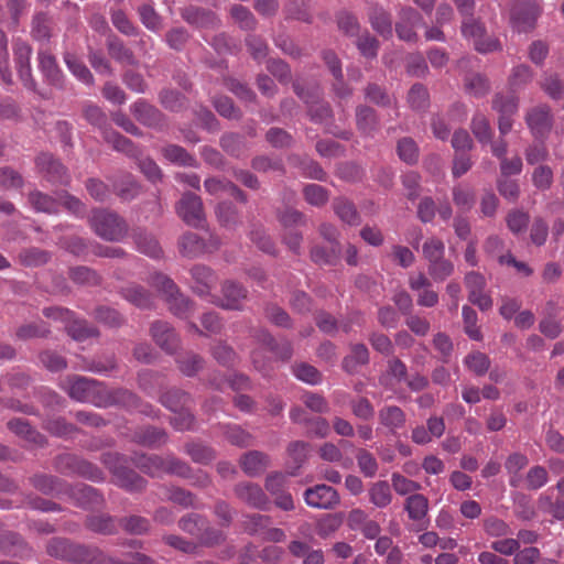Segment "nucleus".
<instances>
[{"label": "nucleus", "instance_id": "5fc2aeb1", "mask_svg": "<svg viewBox=\"0 0 564 564\" xmlns=\"http://www.w3.org/2000/svg\"><path fill=\"white\" fill-rule=\"evenodd\" d=\"M113 189L122 200L129 202L139 195L140 185L131 174H126L113 183Z\"/></svg>", "mask_w": 564, "mask_h": 564}, {"label": "nucleus", "instance_id": "412c9836", "mask_svg": "<svg viewBox=\"0 0 564 564\" xmlns=\"http://www.w3.org/2000/svg\"><path fill=\"white\" fill-rule=\"evenodd\" d=\"M0 551L11 556H32V549L19 533L12 531L0 533Z\"/></svg>", "mask_w": 564, "mask_h": 564}, {"label": "nucleus", "instance_id": "9d476101", "mask_svg": "<svg viewBox=\"0 0 564 564\" xmlns=\"http://www.w3.org/2000/svg\"><path fill=\"white\" fill-rule=\"evenodd\" d=\"M220 293V297L212 296L210 303L229 311L242 310L243 301L248 295L247 289L232 280H226L221 283Z\"/></svg>", "mask_w": 564, "mask_h": 564}, {"label": "nucleus", "instance_id": "e2e57ef3", "mask_svg": "<svg viewBox=\"0 0 564 564\" xmlns=\"http://www.w3.org/2000/svg\"><path fill=\"white\" fill-rule=\"evenodd\" d=\"M210 354L219 365L225 367L235 366L238 359L234 348L225 341H217L214 346H212Z\"/></svg>", "mask_w": 564, "mask_h": 564}, {"label": "nucleus", "instance_id": "49530a36", "mask_svg": "<svg viewBox=\"0 0 564 564\" xmlns=\"http://www.w3.org/2000/svg\"><path fill=\"white\" fill-rule=\"evenodd\" d=\"M310 444L303 441H294L288 445L286 453L292 464L293 470L290 471L291 476L296 475V470H299L303 464L307 459Z\"/></svg>", "mask_w": 564, "mask_h": 564}, {"label": "nucleus", "instance_id": "13d9d810", "mask_svg": "<svg viewBox=\"0 0 564 564\" xmlns=\"http://www.w3.org/2000/svg\"><path fill=\"white\" fill-rule=\"evenodd\" d=\"M185 453L192 458L194 463L206 465L215 459V451L202 443H187L184 447Z\"/></svg>", "mask_w": 564, "mask_h": 564}, {"label": "nucleus", "instance_id": "a211bd4d", "mask_svg": "<svg viewBox=\"0 0 564 564\" xmlns=\"http://www.w3.org/2000/svg\"><path fill=\"white\" fill-rule=\"evenodd\" d=\"M234 492L238 499L247 503L248 506L267 510L269 499L262 488L253 482H239L235 486Z\"/></svg>", "mask_w": 564, "mask_h": 564}, {"label": "nucleus", "instance_id": "f3484780", "mask_svg": "<svg viewBox=\"0 0 564 564\" xmlns=\"http://www.w3.org/2000/svg\"><path fill=\"white\" fill-rule=\"evenodd\" d=\"M37 61L39 69L43 74L46 83L56 88H63L65 76L59 68L55 56L47 51L40 50L37 53Z\"/></svg>", "mask_w": 564, "mask_h": 564}, {"label": "nucleus", "instance_id": "20e7f679", "mask_svg": "<svg viewBox=\"0 0 564 564\" xmlns=\"http://www.w3.org/2000/svg\"><path fill=\"white\" fill-rule=\"evenodd\" d=\"M55 466L65 475H77L91 481H102L104 473L93 463L76 455L64 454L56 458Z\"/></svg>", "mask_w": 564, "mask_h": 564}, {"label": "nucleus", "instance_id": "e433bc0d", "mask_svg": "<svg viewBox=\"0 0 564 564\" xmlns=\"http://www.w3.org/2000/svg\"><path fill=\"white\" fill-rule=\"evenodd\" d=\"M133 240L139 252L159 259L163 254V250L159 241L150 234L139 230L133 235Z\"/></svg>", "mask_w": 564, "mask_h": 564}, {"label": "nucleus", "instance_id": "4c0bfd02", "mask_svg": "<svg viewBox=\"0 0 564 564\" xmlns=\"http://www.w3.org/2000/svg\"><path fill=\"white\" fill-rule=\"evenodd\" d=\"M404 510L410 520L421 521L429 512V499L419 492L411 495L404 501Z\"/></svg>", "mask_w": 564, "mask_h": 564}, {"label": "nucleus", "instance_id": "338daca9", "mask_svg": "<svg viewBox=\"0 0 564 564\" xmlns=\"http://www.w3.org/2000/svg\"><path fill=\"white\" fill-rule=\"evenodd\" d=\"M51 333L48 326L44 322L30 323L20 326L15 336L18 339L28 340L32 338H44Z\"/></svg>", "mask_w": 564, "mask_h": 564}, {"label": "nucleus", "instance_id": "f257e3e1", "mask_svg": "<svg viewBox=\"0 0 564 564\" xmlns=\"http://www.w3.org/2000/svg\"><path fill=\"white\" fill-rule=\"evenodd\" d=\"M102 464L113 477V482L129 492H139L145 489L148 481L128 466V458L119 453H104Z\"/></svg>", "mask_w": 564, "mask_h": 564}, {"label": "nucleus", "instance_id": "c756f323", "mask_svg": "<svg viewBox=\"0 0 564 564\" xmlns=\"http://www.w3.org/2000/svg\"><path fill=\"white\" fill-rule=\"evenodd\" d=\"M133 441L139 445L156 448L167 442V434L162 429L147 426L134 432Z\"/></svg>", "mask_w": 564, "mask_h": 564}, {"label": "nucleus", "instance_id": "c03bdc74", "mask_svg": "<svg viewBox=\"0 0 564 564\" xmlns=\"http://www.w3.org/2000/svg\"><path fill=\"white\" fill-rule=\"evenodd\" d=\"M64 63L69 72L82 83L86 85L94 84V76L88 67L73 53L65 52L63 55Z\"/></svg>", "mask_w": 564, "mask_h": 564}, {"label": "nucleus", "instance_id": "9b49d317", "mask_svg": "<svg viewBox=\"0 0 564 564\" xmlns=\"http://www.w3.org/2000/svg\"><path fill=\"white\" fill-rule=\"evenodd\" d=\"M423 24L422 14L412 7H401L398 12V21L395 23V32L401 41L416 42L419 35L415 29Z\"/></svg>", "mask_w": 564, "mask_h": 564}, {"label": "nucleus", "instance_id": "052dcab7", "mask_svg": "<svg viewBox=\"0 0 564 564\" xmlns=\"http://www.w3.org/2000/svg\"><path fill=\"white\" fill-rule=\"evenodd\" d=\"M340 251V246H330L329 250L321 246H314L311 249V259L316 264L333 265L338 261Z\"/></svg>", "mask_w": 564, "mask_h": 564}, {"label": "nucleus", "instance_id": "09e8293b", "mask_svg": "<svg viewBox=\"0 0 564 564\" xmlns=\"http://www.w3.org/2000/svg\"><path fill=\"white\" fill-rule=\"evenodd\" d=\"M540 88L553 100H561L564 97V83L555 73H544Z\"/></svg>", "mask_w": 564, "mask_h": 564}, {"label": "nucleus", "instance_id": "5701e85b", "mask_svg": "<svg viewBox=\"0 0 564 564\" xmlns=\"http://www.w3.org/2000/svg\"><path fill=\"white\" fill-rule=\"evenodd\" d=\"M378 420L389 433L395 434L405 426L406 415L398 405H384L378 411Z\"/></svg>", "mask_w": 564, "mask_h": 564}, {"label": "nucleus", "instance_id": "0e129e2a", "mask_svg": "<svg viewBox=\"0 0 564 564\" xmlns=\"http://www.w3.org/2000/svg\"><path fill=\"white\" fill-rule=\"evenodd\" d=\"M356 460L365 477L372 478L377 475L379 465L372 453L365 448H358L356 452Z\"/></svg>", "mask_w": 564, "mask_h": 564}, {"label": "nucleus", "instance_id": "f03ea898", "mask_svg": "<svg viewBox=\"0 0 564 564\" xmlns=\"http://www.w3.org/2000/svg\"><path fill=\"white\" fill-rule=\"evenodd\" d=\"M88 223L93 231L106 241H121L128 235L126 220L105 208L93 209Z\"/></svg>", "mask_w": 564, "mask_h": 564}, {"label": "nucleus", "instance_id": "b1692460", "mask_svg": "<svg viewBox=\"0 0 564 564\" xmlns=\"http://www.w3.org/2000/svg\"><path fill=\"white\" fill-rule=\"evenodd\" d=\"M130 110L134 118L144 126L155 128L163 123L161 111L143 99L131 105Z\"/></svg>", "mask_w": 564, "mask_h": 564}, {"label": "nucleus", "instance_id": "a19ab883", "mask_svg": "<svg viewBox=\"0 0 564 564\" xmlns=\"http://www.w3.org/2000/svg\"><path fill=\"white\" fill-rule=\"evenodd\" d=\"M78 564H128L116 558L97 546L84 545Z\"/></svg>", "mask_w": 564, "mask_h": 564}, {"label": "nucleus", "instance_id": "680f3d73", "mask_svg": "<svg viewBox=\"0 0 564 564\" xmlns=\"http://www.w3.org/2000/svg\"><path fill=\"white\" fill-rule=\"evenodd\" d=\"M67 333L75 339V340H85L90 337L98 336V329L88 324L86 321L83 319H74L72 317L70 322H67Z\"/></svg>", "mask_w": 564, "mask_h": 564}, {"label": "nucleus", "instance_id": "a878e982", "mask_svg": "<svg viewBox=\"0 0 564 564\" xmlns=\"http://www.w3.org/2000/svg\"><path fill=\"white\" fill-rule=\"evenodd\" d=\"M181 17L188 24L197 28H215L218 24L216 14L198 7H187L181 11Z\"/></svg>", "mask_w": 564, "mask_h": 564}, {"label": "nucleus", "instance_id": "39448f33", "mask_svg": "<svg viewBox=\"0 0 564 564\" xmlns=\"http://www.w3.org/2000/svg\"><path fill=\"white\" fill-rule=\"evenodd\" d=\"M68 395L79 402H89L102 406L101 383L86 377L68 379Z\"/></svg>", "mask_w": 564, "mask_h": 564}, {"label": "nucleus", "instance_id": "423d86ee", "mask_svg": "<svg viewBox=\"0 0 564 564\" xmlns=\"http://www.w3.org/2000/svg\"><path fill=\"white\" fill-rule=\"evenodd\" d=\"M176 213L186 225L194 228L205 227L206 215L199 196L193 193L183 194L176 205Z\"/></svg>", "mask_w": 564, "mask_h": 564}, {"label": "nucleus", "instance_id": "de8ad7c7", "mask_svg": "<svg viewBox=\"0 0 564 564\" xmlns=\"http://www.w3.org/2000/svg\"><path fill=\"white\" fill-rule=\"evenodd\" d=\"M165 302L170 312L180 318H187L195 311V303L182 292L166 297Z\"/></svg>", "mask_w": 564, "mask_h": 564}, {"label": "nucleus", "instance_id": "4d7b16f0", "mask_svg": "<svg viewBox=\"0 0 564 564\" xmlns=\"http://www.w3.org/2000/svg\"><path fill=\"white\" fill-rule=\"evenodd\" d=\"M163 156L170 162L184 166H195L196 160L184 148L169 144L162 149Z\"/></svg>", "mask_w": 564, "mask_h": 564}, {"label": "nucleus", "instance_id": "a18cd8bd", "mask_svg": "<svg viewBox=\"0 0 564 564\" xmlns=\"http://www.w3.org/2000/svg\"><path fill=\"white\" fill-rule=\"evenodd\" d=\"M160 402L170 411L177 413L189 404L191 397L183 390L171 389L160 397Z\"/></svg>", "mask_w": 564, "mask_h": 564}, {"label": "nucleus", "instance_id": "774afa93", "mask_svg": "<svg viewBox=\"0 0 564 564\" xmlns=\"http://www.w3.org/2000/svg\"><path fill=\"white\" fill-rule=\"evenodd\" d=\"M138 13L142 24L152 32H159L162 29V18L155 11L152 4L145 3L139 7Z\"/></svg>", "mask_w": 564, "mask_h": 564}, {"label": "nucleus", "instance_id": "ddd939ff", "mask_svg": "<svg viewBox=\"0 0 564 564\" xmlns=\"http://www.w3.org/2000/svg\"><path fill=\"white\" fill-rule=\"evenodd\" d=\"M150 335L154 343L169 355H175L181 348V338L167 322H153L150 326Z\"/></svg>", "mask_w": 564, "mask_h": 564}, {"label": "nucleus", "instance_id": "8fccbe9b", "mask_svg": "<svg viewBox=\"0 0 564 564\" xmlns=\"http://www.w3.org/2000/svg\"><path fill=\"white\" fill-rule=\"evenodd\" d=\"M455 265L454 263L445 257H441L437 260H434L432 263L427 265V272L430 278L434 282H444L449 276L454 274Z\"/></svg>", "mask_w": 564, "mask_h": 564}, {"label": "nucleus", "instance_id": "37998d69", "mask_svg": "<svg viewBox=\"0 0 564 564\" xmlns=\"http://www.w3.org/2000/svg\"><path fill=\"white\" fill-rule=\"evenodd\" d=\"M470 130L480 144L491 143L494 131L488 118L484 113L476 112L473 116Z\"/></svg>", "mask_w": 564, "mask_h": 564}, {"label": "nucleus", "instance_id": "2f4dec72", "mask_svg": "<svg viewBox=\"0 0 564 564\" xmlns=\"http://www.w3.org/2000/svg\"><path fill=\"white\" fill-rule=\"evenodd\" d=\"M349 354L343 359V368L348 373L357 371L358 367L367 365L370 354L367 346L362 343L350 345Z\"/></svg>", "mask_w": 564, "mask_h": 564}, {"label": "nucleus", "instance_id": "bf43d9fd", "mask_svg": "<svg viewBox=\"0 0 564 564\" xmlns=\"http://www.w3.org/2000/svg\"><path fill=\"white\" fill-rule=\"evenodd\" d=\"M86 527L99 534H113L116 533L115 519L107 514H95L86 519Z\"/></svg>", "mask_w": 564, "mask_h": 564}, {"label": "nucleus", "instance_id": "ea45409f", "mask_svg": "<svg viewBox=\"0 0 564 564\" xmlns=\"http://www.w3.org/2000/svg\"><path fill=\"white\" fill-rule=\"evenodd\" d=\"M368 496L370 502L380 509L388 507L392 502V491L391 487L386 480H379L373 484L368 489Z\"/></svg>", "mask_w": 564, "mask_h": 564}, {"label": "nucleus", "instance_id": "6e6552de", "mask_svg": "<svg viewBox=\"0 0 564 564\" xmlns=\"http://www.w3.org/2000/svg\"><path fill=\"white\" fill-rule=\"evenodd\" d=\"M13 55L18 75L24 87L35 91L36 82L32 75L31 67L32 47L25 41L17 39L13 43Z\"/></svg>", "mask_w": 564, "mask_h": 564}, {"label": "nucleus", "instance_id": "393cba45", "mask_svg": "<svg viewBox=\"0 0 564 564\" xmlns=\"http://www.w3.org/2000/svg\"><path fill=\"white\" fill-rule=\"evenodd\" d=\"M356 127L366 137H373L379 130L380 121L375 109L360 105L356 108Z\"/></svg>", "mask_w": 564, "mask_h": 564}, {"label": "nucleus", "instance_id": "4468645a", "mask_svg": "<svg viewBox=\"0 0 564 564\" xmlns=\"http://www.w3.org/2000/svg\"><path fill=\"white\" fill-rule=\"evenodd\" d=\"M305 502L315 509H334L340 502V497L336 489L327 485H316L304 491Z\"/></svg>", "mask_w": 564, "mask_h": 564}, {"label": "nucleus", "instance_id": "6e6d98bb", "mask_svg": "<svg viewBox=\"0 0 564 564\" xmlns=\"http://www.w3.org/2000/svg\"><path fill=\"white\" fill-rule=\"evenodd\" d=\"M8 427L10 431L15 433L17 435L25 438L26 441L34 444H43V436L32 429L28 421L21 419H14L8 422Z\"/></svg>", "mask_w": 564, "mask_h": 564}, {"label": "nucleus", "instance_id": "72a5a7b5", "mask_svg": "<svg viewBox=\"0 0 564 564\" xmlns=\"http://www.w3.org/2000/svg\"><path fill=\"white\" fill-rule=\"evenodd\" d=\"M107 50L109 55L117 62L126 65H137L138 61L133 52L124 45L117 36L111 35L107 39Z\"/></svg>", "mask_w": 564, "mask_h": 564}, {"label": "nucleus", "instance_id": "aec40b11", "mask_svg": "<svg viewBox=\"0 0 564 564\" xmlns=\"http://www.w3.org/2000/svg\"><path fill=\"white\" fill-rule=\"evenodd\" d=\"M240 467L249 477H257L263 474L271 465L270 456L260 451L245 453L240 459Z\"/></svg>", "mask_w": 564, "mask_h": 564}, {"label": "nucleus", "instance_id": "69168bd1", "mask_svg": "<svg viewBox=\"0 0 564 564\" xmlns=\"http://www.w3.org/2000/svg\"><path fill=\"white\" fill-rule=\"evenodd\" d=\"M391 486L399 496L408 497L417 494V491L422 488L420 482L409 479L399 473H392Z\"/></svg>", "mask_w": 564, "mask_h": 564}, {"label": "nucleus", "instance_id": "1a4fd4ad", "mask_svg": "<svg viewBox=\"0 0 564 564\" xmlns=\"http://www.w3.org/2000/svg\"><path fill=\"white\" fill-rule=\"evenodd\" d=\"M464 283L468 291V301L471 304L482 312L489 311L492 307V299L486 292L487 281L481 273L476 271L467 272L464 276Z\"/></svg>", "mask_w": 564, "mask_h": 564}, {"label": "nucleus", "instance_id": "f8f14e48", "mask_svg": "<svg viewBox=\"0 0 564 564\" xmlns=\"http://www.w3.org/2000/svg\"><path fill=\"white\" fill-rule=\"evenodd\" d=\"M524 119L535 139H544L553 126V115L547 105H538L530 108Z\"/></svg>", "mask_w": 564, "mask_h": 564}, {"label": "nucleus", "instance_id": "6ab92c4d", "mask_svg": "<svg viewBox=\"0 0 564 564\" xmlns=\"http://www.w3.org/2000/svg\"><path fill=\"white\" fill-rule=\"evenodd\" d=\"M191 275L194 280L193 292L200 296H213L212 290L216 285L217 275L214 270L204 264H196L191 269Z\"/></svg>", "mask_w": 564, "mask_h": 564}, {"label": "nucleus", "instance_id": "7c9ffc66", "mask_svg": "<svg viewBox=\"0 0 564 564\" xmlns=\"http://www.w3.org/2000/svg\"><path fill=\"white\" fill-rule=\"evenodd\" d=\"M333 210L336 216L349 226H358L361 224V217L355 204L346 197H336L333 200Z\"/></svg>", "mask_w": 564, "mask_h": 564}, {"label": "nucleus", "instance_id": "c85d7f7f", "mask_svg": "<svg viewBox=\"0 0 564 564\" xmlns=\"http://www.w3.org/2000/svg\"><path fill=\"white\" fill-rule=\"evenodd\" d=\"M177 369L185 377H195L205 366V359L192 350L183 351L175 357Z\"/></svg>", "mask_w": 564, "mask_h": 564}, {"label": "nucleus", "instance_id": "cd10ccee", "mask_svg": "<svg viewBox=\"0 0 564 564\" xmlns=\"http://www.w3.org/2000/svg\"><path fill=\"white\" fill-rule=\"evenodd\" d=\"M131 462L142 473L151 477H159L164 474V457L162 456L135 453L131 457Z\"/></svg>", "mask_w": 564, "mask_h": 564}, {"label": "nucleus", "instance_id": "79ce46f5", "mask_svg": "<svg viewBox=\"0 0 564 564\" xmlns=\"http://www.w3.org/2000/svg\"><path fill=\"white\" fill-rule=\"evenodd\" d=\"M104 139L107 143L112 145L113 150L122 152L128 156L138 158L140 154L139 149L132 143L131 140L111 129L104 131Z\"/></svg>", "mask_w": 564, "mask_h": 564}, {"label": "nucleus", "instance_id": "f704fd0d", "mask_svg": "<svg viewBox=\"0 0 564 564\" xmlns=\"http://www.w3.org/2000/svg\"><path fill=\"white\" fill-rule=\"evenodd\" d=\"M28 202L36 213L57 214L59 212L58 199L37 189L29 193Z\"/></svg>", "mask_w": 564, "mask_h": 564}, {"label": "nucleus", "instance_id": "864d4df0", "mask_svg": "<svg viewBox=\"0 0 564 564\" xmlns=\"http://www.w3.org/2000/svg\"><path fill=\"white\" fill-rule=\"evenodd\" d=\"M464 87L468 95L476 98L486 96L490 90L489 79L481 74H470L464 79Z\"/></svg>", "mask_w": 564, "mask_h": 564}, {"label": "nucleus", "instance_id": "7ed1b4c3", "mask_svg": "<svg viewBox=\"0 0 564 564\" xmlns=\"http://www.w3.org/2000/svg\"><path fill=\"white\" fill-rule=\"evenodd\" d=\"M460 32L465 39L473 40L475 50L481 54L501 51L499 40L487 36L486 26L480 20L475 19L474 15L464 18Z\"/></svg>", "mask_w": 564, "mask_h": 564}, {"label": "nucleus", "instance_id": "473e14b6", "mask_svg": "<svg viewBox=\"0 0 564 564\" xmlns=\"http://www.w3.org/2000/svg\"><path fill=\"white\" fill-rule=\"evenodd\" d=\"M120 294L124 300L139 308H150L153 305L152 294L141 285L130 284L122 288Z\"/></svg>", "mask_w": 564, "mask_h": 564}, {"label": "nucleus", "instance_id": "dca6fc26", "mask_svg": "<svg viewBox=\"0 0 564 564\" xmlns=\"http://www.w3.org/2000/svg\"><path fill=\"white\" fill-rule=\"evenodd\" d=\"M36 166L50 182L64 185L69 183L67 169L58 160L54 159L53 155L41 153L36 158Z\"/></svg>", "mask_w": 564, "mask_h": 564}, {"label": "nucleus", "instance_id": "0eeeda50", "mask_svg": "<svg viewBox=\"0 0 564 564\" xmlns=\"http://www.w3.org/2000/svg\"><path fill=\"white\" fill-rule=\"evenodd\" d=\"M540 14L538 1H517L510 12V23L518 32H528L534 28Z\"/></svg>", "mask_w": 564, "mask_h": 564}, {"label": "nucleus", "instance_id": "58836bf2", "mask_svg": "<svg viewBox=\"0 0 564 564\" xmlns=\"http://www.w3.org/2000/svg\"><path fill=\"white\" fill-rule=\"evenodd\" d=\"M216 217L219 224L228 229H235L241 224L238 208L230 202H221L216 206Z\"/></svg>", "mask_w": 564, "mask_h": 564}, {"label": "nucleus", "instance_id": "bb28decb", "mask_svg": "<svg viewBox=\"0 0 564 564\" xmlns=\"http://www.w3.org/2000/svg\"><path fill=\"white\" fill-rule=\"evenodd\" d=\"M204 187L206 192L209 193L210 195L217 196L221 194H228L230 196H234L241 203L247 202L246 194L238 186H236L232 182L228 180L209 177L205 180Z\"/></svg>", "mask_w": 564, "mask_h": 564}, {"label": "nucleus", "instance_id": "2eb2a0df", "mask_svg": "<svg viewBox=\"0 0 564 564\" xmlns=\"http://www.w3.org/2000/svg\"><path fill=\"white\" fill-rule=\"evenodd\" d=\"M83 547L84 544H76L64 538H53L46 545V552L55 558L78 564Z\"/></svg>", "mask_w": 564, "mask_h": 564}, {"label": "nucleus", "instance_id": "603ef678", "mask_svg": "<svg viewBox=\"0 0 564 564\" xmlns=\"http://www.w3.org/2000/svg\"><path fill=\"white\" fill-rule=\"evenodd\" d=\"M343 522V512L325 514L317 521L316 532L322 539H327L341 527Z\"/></svg>", "mask_w": 564, "mask_h": 564}, {"label": "nucleus", "instance_id": "c9c22d12", "mask_svg": "<svg viewBox=\"0 0 564 564\" xmlns=\"http://www.w3.org/2000/svg\"><path fill=\"white\" fill-rule=\"evenodd\" d=\"M53 34V20L44 12L35 13L31 22V35L37 42L47 43Z\"/></svg>", "mask_w": 564, "mask_h": 564}, {"label": "nucleus", "instance_id": "4be33fe9", "mask_svg": "<svg viewBox=\"0 0 564 564\" xmlns=\"http://www.w3.org/2000/svg\"><path fill=\"white\" fill-rule=\"evenodd\" d=\"M368 20L371 28L382 37L390 39L392 36V18L391 13L382 6L375 3L368 9Z\"/></svg>", "mask_w": 564, "mask_h": 564}, {"label": "nucleus", "instance_id": "3c124183", "mask_svg": "<svg viewBox=\"0 0 564 564\" xmlns=\"http://www.w3.org/2000/svg\"><path fill=\"white\" fill-rule=\"evenodd\" d=\"M205 241L194 232L184 234L180 240V251L183 256L195 258L205 253Z\"/></svg>", "mask_w": 564, "mask_h": 564}]
</instances>
